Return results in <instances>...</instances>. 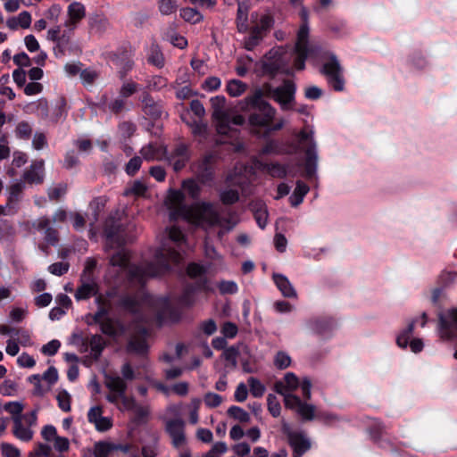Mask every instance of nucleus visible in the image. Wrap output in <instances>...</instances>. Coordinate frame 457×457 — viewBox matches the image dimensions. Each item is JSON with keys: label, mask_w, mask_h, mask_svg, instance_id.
<instances>
[{"label": "nucleus", "mask_w": 457, "mask_h": 457, "mask_svg": "<svg viewBox=\"0 0 457 457\" xmlns=\"http://www.w3.org/2000/svg\"><path fill=\"white\" fill-rule=\"evenodd\" d=\"M166 233L167 238L156 251L154 262L129 265V253L122 248L111 257V266L117 268V272H125L131 282L138 284L166 273L171 264L182 260L180 251L185 242L183 233L175 226L168 228Z\"/></svg>", "instance_id": "obj_1"}, {"label": "nucleus", "mask_w": 457, "mask_h": 457, "mask_svg": "<svg viewBox=\"0 0 457 457\" xmlns=\"http://www.w3.org/2000/svg\"><path fill=\"white\" fill-rule=\"evenodd\" d=\"M184 199V194L179 190L169 192L165 204L170 211L171 218H182L192 224L204 228L219 227L218 237L220 239L238 222L237 215L232 212L228 213L226 217H221L214 205L210 203L188 206L185 204Z\"/></svg>", "instance_id": "obj_2"}, {"label": "nucleus", "mask_w": 457, "mask_h": 457, "mask_svg": "<svg viewBox=\"0 0 457 457\" xmlns=\"http://www.w3.org/2000/svg\"><path fill=\"white\" fill-rule=\"evenodd\" d=\"M300 16L303 24L297 32V38L294 52H288L282 46L274 47L265 55L263 61V71L273 76L278 72L291 74L293 68L290 62L294 58V67L297 71L304 69L306 58L314 50L313 46L309 45V27H308V11L302 6Z\"/></svg>", "instance_id": "obj_3"}, {"label": "nucleus", "mask_w": 457, "mask_h": 457, "mask_svg": "<svg viewBox=\"0 0 457 457\" xmlns=\"http://www.w3.org/2000/svg\"><path fill=\"white\" fill-rule=\"evenodd\" d=\"M303 151L305 154L304 177L312 179L317 170L318 155L316 144L313 140V131L304 129L297 135L296 144L292 145L288 149L284 148L278 141L270 140L262 149V154H294Z\"/></svg>", "instance_id": "obj_4"}, {"label": "nucleus", "mask_w": 457, "mask_h": 457, "mask_svg": "<svg viewBox=\"0 0 457 457\" xmlns=\"http://www.w3.org/2000/svg\"><path fill=\"white\" fill-rule=\"evenodd\" d=\"M86 17V7L80 2L71 3L66 11V19L62 24L54 26L47 30L46 38L57 44L58 46L68 45L79 27Z\"/></svg>", "instance_id": "obj_5"}, {"label": "nucleus", "mask_w": 457, "mask_h": 457, "mask_svg": "<svg viewBox=\"0 0 457 457\" xmlns=\"http://www.w3.org/2000/svg\"><path fill=\"white\" fill-rule=\"evenodd\" d=\"M295 91L296 87L292 80H284L278 87L265 83L248 96V101L267 97L278 104L282 111H288L294 108Z\"/></svg>", "instance_id": "obj_6"}, {"label": "nucleus", "mask_w": 457, "mask_h": 457, "mask_svg": "<svg viewBox=\"0 0 457 457\" xmlns=\"http://www.w3.org/2000/svg\"><path fill=\"white\" fill-rule=\"evenodd\" d=\"M122 305L131 312L148 311L156 314L158 318L163 317L170 308V302L164 295H150L144 292L131 296L127 295L121 300Z\"/></svg>", "instance_id": "obj_7"}, {"label": "nucleus", "mask_w": 457, "mask_h": 457, "mask_svg": "<svg viewBox=\"0 0 457 457\" xmlns=\"http://www.w3.org/2000/svg\"><path fill=\"white\" fill-rule=\"evenodd\" d=\"M211 104L218 133L227 135L231 129V125L238 126L245 122V118L235 108L227 105L223 96L212 97Z\"/></svg>", "instance_id": "obj_8"}, {"label": "nucleus", "mask_w": 457, "mask_h": 457, "mask_svg": "<svg viewBox=\"0 0 457 457\" xmlns=\"http://www.w3.org/2000/svg\"><path fill=\"white\" fill-rule=\"evenodd\" d=\"M240 110L248 111L256 109L257 112L249 117V123L253 128H267L276 116L277 111L262 97L253 101H248V96L238 104Z\"/></svg>", "instance_id": "obj_9"}, {"label": "nucleus", "mask_w": 457, "mask_h": 457, "mask_svg": "<svg viewBox=\"0 0 457 457\" xmlns=\"http://www.w3.org/2000/svg\"><path fill=\"white\" fill-rule=\"evenodd\" d=\"M136 226L133 223H129L126 227L120 220L114 217H110L104 225V233L106 235L108 244L112 246L116 244L121 245L133 239L130 233L135 229Z\"/></svg>", "instance_id": "obj_10"}, {"label": "nucleus", "mask_w": 457, "mask_h": 457, "mask_svg": "<svg viewBox=\"0 0 457 457\" xmlns=\"http://www.w3.org/2000/svg\"><path fill=\"white\" fill-rule=\"evenodd\" d=\"M281 430L292 448V457H302L312 448V441L307 434L303 430H293L285 420L281 421Z\"/></svg>", "instance_id": "obj_11"}, {"label": "nucleus", "mask_w": 457, "mask_h": 457, "mask_svg": "<svg viewBox=\"0 0 457 457\" xmlns=\"http://www.w3.org/2000/svg\"><path fill=\"white\" fill-rule=\"evenodd\" d=\"M104 385L109 390L106 395V400L116 405H124L129 407L131 405V398L126 395L127 383L117 375L105 376Z\"/></svg>", "instance_id": "obj_12"}, {"label": "nucleus", "mask_w": 457, "mask_h": 457, "mask_svg": "<svg viewBox=\"0 0 457 457\" xmlns=\"http://www.w3.org/2000/svg\"><path fill=\"white\" fill-rule=\"evenodd\" d=\"M323 65L321 72L326 76L328 84L336 90L344 89L345 80L342 75V68L337 56L332 53H324L322 56Z\"/></svg>", "instance_id": "obj_13"}, {"label": "nucleus", "mask_w": 457, "mask_h": 457, "mask_svg": "<svg viewBox=\"0 0 457 457\" xmlns=\"http://www.w3.org/2000/svg\"><path fill=\"white\" fill-rule=\"evenodd\" d=\"M96 302L98 303V311L93 316L94 321L100 324L101 330L104 334L112 337L120 336L123 333L122 326L107 317L109 307L103 302L101 296L96 298Z\"/></svg>", "instance_id": "obj_14"}, {"label": "nucleus", "mask_w": 457, "mask_h": 457, "mask_svg": "<svg viewBox=\"0 0 457 457\" xmlns=\"http://www.w3.org/2000/svg\"><path fill=\"white\" fill-rule=\"evenodd\" d=\"M438 320L441 338L449 340L457 337V308L439 313Z\"/></svg>", "instance_id": "obj_15"}, {"label": "nucleus", "mask_w": 457, "mask_h": 457, "mask_svg": "<svg viewBox=\"0 0 457 457\" xmlns=\"http://www.w3.org/2000/svg\"><path fill=\"white\" fill-rule=\"evenodd\" d=\"M165 431L171 438L172 445L179 449L186 444L185 426L182 418L168 419L164 421Z\"/></svg>", "instance_id": "obj_16"}, {"label": "nucleus", "mask_w": 457, "mask_h": 457, "mask_svg": "<svg viewBox=\"0 0 457 457\" xmlns=\"http://www.w3.org/2000/svg\"><path fill=\"white\" fill-rule=\"evenodd\" d=\"M254 168L276 179H283L287 175H295L287 165L279 162H265L261 160H256L254 161Z\"/></svg>", "instance_id": "obj_17"}, {"label": "nucleus", "mask_w": 457, "mask_h": 457, "mask_svg": "<svg viewBox=\"0 0 457 457\" xmlns=\"http://www.w3.org/2000/svg\"><path fill=\"white\" fill-rule=\"evenodd\" d=\"M23 180L28 184H41L45 178V162L43 160L34 161L31 165L25 170L22 175Z\"/></svg>", "instance_id": "obj_18"}, {"label": "nucleus", "mask_w": 457, "mask_h": 457, "mask_svg": "<svg viewBox=\"0 0 457 457\" xmlns=\"http://www.w3.org/2000/svg\"><path fill=\"white\" fill-rule=\"evenodd\" d=\"M31 226L33 228L43 231L46 241L50 245H55L58 242V235L55 228L51 226V220L47 217H40L35 220Z\"/></svg>", "instance_id": "obj_19"}, {"label": "nucleus", "mask_w": 457, "mask_h": 457, "mask_svg": "<svg viewBox=\"0 0 457 457\" xmlns=\"http://www.w3.org/2000/svg\"><path fill=\"white\" fill-rule=\"evenodd\" d=\"M118 409L121 411H131L133 412L132 420L137 425L146 423L150 415L149 406L137 404L133 398H131V405L129 407L118 405Z\"/></svg>", "instance_id": "obj_20"}, {"label": "nucleus", "mask_w": 457, "mask_h": 457, "mask_svg": "<svg viewBox=\"0 0 457 457\" xmlns=\"http://www.w3.org/2000/svg\"><path fill=\"white\" fill-rule=\"evenodd\" d=\"M214 159L213 154H206L195 167V171L203 183L211 180L212 178V163Z\"/></svg>", "instance_id": "obj_21"}, {"label": "nucleus", "mask_w": 457, "mask_h": 457, "mask_svg": "<svg viewBox=\"0 0 457 457\" xmlns=\"http://www.w3.org/2000/svg\"><path fill=\"white\" fill-rule=\"evenodd\" d=\"M24 189L25 182L22 180H15L7 187V207H15L19 204Z\"/></svg>", "instance_id": "obj_22"}, {"label": "nucleus", "mask_w": 457, "mask_h": 457, "mask_svg": "<svg viewBox=\"0 0 457 457\" xmlns=\"http://www.w3.org/2000/svg\"><path fill=\"white\" fill-rule=\"evenodd\" d=\"M97 293V284L93 278L88 276L87 278H81V285L75 293V298L78 301L85 300Z\"/></svg>", "instance_id": "obj_23"}, {"label": "nucleus", "mask_w": 457, "mask_h": 457, "mask_svg": "<svg viewBox=\"0 0 457 457\" xmlns=\"http://www.w3.org/2000/svg\"><path fill=\"white\" fill-rule=\"evenodd\" d=\"M253 27L254 30H258L263 36L270 30L274 24V20L270 14L268 13H252L251 15Z\"/></svg>", "instance_id": "obj_24"}, {"label": "nucleus", "mask_w": 457, "mask_h": 457, "mask_svg": "<svg viewBox=\"0 0 457 457\" xmlns=\"http://www.w3.org/2000/svg\"><path fill=\"white\" fill-rule=\"evenodd\" d=\"M188 150L186 145L179 144L176 146L173 153L168 157L170 162L172 163L175 170H181L188 160Z\"/></svg>", "instance_id": "obj_25"}, {"label": "nucleus", "mask_w": 457, "mask_h": 457, "mask_svg": "<svg viewBox=\"0 0 457 457\" xmlns=\"http://www.w3.org/2000/svg\"><path fill=\"white\" fill-rule=\"evenodd\" d=\"M145 337V329L139 328L137 333L134 335L129 342V351L137 354H144L147 350Z\"/></svg>", "instance_id": "obj_26"}, {"label": "nucleus", "mask_w": 457, "mask_h": 457, "mask_svg": "<svg viewBox=\"0 0 457 457\" xmlns=\"http://www.w3.org/2000/svg\"><path fill=\"white\" fill-rule=\"evenodd\" d=\"M140 154L148 162L162 160L166 157V149L161 145L150 143L141 148Z\"/></svg>", "instance_id": "obj_27"}, {"label": "nucleus", "mask_w": 457, "mask_h": 457, "mask_svg": "<svg viewBox=\"0 0 457 457\" xmlns=\"http://www.w3.org/2000/svg\"><path fill=\"white\" fill-rule=\"evenodd\" d=\"M272 278L277 287L285 297H296V291L286 276L275 273L273 274Z\"/></svg>", "instance_id": "obj_28"}, {"label": "nucleus", "mask_w": 457, "mask_h": 457, "mask_svg": "<svg viewBox=\"0 0 457 457\" xmlns=\"http://www.w3.org/2000/svg\"><path fill=\"white\" fill-rule=\"evenodd\" d=\"M13 434L22 441H29L32 438V430L21 421V416L13 417Z\"/></svg>", "instance_id": "obj_29"}, {"label": "nucleus", "mask_w": 457, "mask_h": 457, "mask_svg": "<svg viewBox=\"0 0 457 457\" xmlns=\"http://www.w3.org/2000/svg\"><path fill=\"white\" fill-rule=\"evenodd\" d=\"M251 209L253 212L255 220L261 228L267 225L268 212L265 204L262 201H256L251 204Z\"/></svg>", "instance_id": "obj_30"}, {"label": "nucleus", "mask_w": 457, "mask_h": 457, "mask_svg": "<svg viewBox=\"0 0 457 457\" xmlns=\"http://www.w3.org/2000/svg\"><path fill=\"white\" fill-rule=\"evenodd\" d=\"M275 390L278 394L284 396L285 406L290 410L297 411L302 401L292 393L286 392L280 384H275Z\"/></svg>", "instance_id": "obj_31"}, {"label": "nucleus", "mask_w": 457, "mask_h": 457, "mask_svg": "<svg viewBox=\"0 0 457 457\" xmlns=\"http://www.w3.org/2000/svg\"><path fill=\"white\" fill-rule=\"evenodd\" d=\"M309 187L303 181L298 180L296 182L295 188L293 194L289 197V201L292 206L296 207L303 203L304 196L309 192Z\"/></svg>", "instance_id": "obj_32"}, {"label": "nucleus", "mask_w": 457, "mask_h": 457, "mask_svg": "<svg viewBox=\"0 0 457 457\" xmlns=\"http://www.w3.org/2000/svg\"><path fill=\"white\" fill-rule=\"evenodd\" d=\"M237 27L239 32H245L248 29V7L246 4L238 3Z\"/></svg>", "instance_id": "obj_33"}, {"label": "nucleus", "mask_w": 457, "mask_h": 457, "mask_svg": "<svg viewBox=\"0 0 457 457\" xmlns=\"http://www.w3.org/2000/svg\"><path fill=\"white\" fill-rule=\"evenodd\" d=\"M164 38L174 46H177L180 49H183L187 46V39L184 37L176 34L173 25H170L167 31L164 33Z\"/></svg>", "instance_id": "obj_34"}, {"label": "nucleus", "mask_w": 457, "mask_h": 457, "mask_svg": "<svg viewBox=\"0 0 457 457\" xmlns=\"http://www.w3.org/2000/svg\"><path fill=\"white\" fill-rule=\"evenodd\" d=\"M147 186L143 180H135L127 187L125 195L145 196Z\"/></svg>", "instance_id": "obj_35"}, {"label": "nucleus", "mask_w": 457, "mask_h": 457, "mask_svg": "<svg viewBox=\"0 0 457 457\" xmlns=\"http://www.w3.org/2000/svg\"><path fill=\"white\" fill-rule=\"evenodd\" d=\"M247 89V85L239 79H231L227 84V92L232 97L243 95Z\"/></svg>", "instance_id": "obj_36"}, {"label": "nucleus", "mask_w": 457, "mask_h": 457, "mask_svg": "<svg viewBox=\"0 0 457 457\" xmlns=\"http://www.w3.org/2000/svg\"><path fill=\"white\" fill-rule=\"evenodd\" d=\"M264 36L258 30L251 29V33L244 39V47L248 50H253L263 39Z\"/></svg>", "instance_id": "obj_37"}, {"label": "nucleus", "mask_w": 457, "mask_h": 457, "mask_svg": "<svg viewBox=\"0 0 457 457\" xmlns=\"http://www.w3.org/2000/svg\"><path fill=\"white\" fill-rule=\"evenodd\" d=\"M296 412L303 420H312L317 418L316 407L313 404L303 402L301 403Z\"/></svg>", "instance_id": "obj_38"}, {"label": "nucleus", "mask_w": 457, "mask_h": 457, "mask_svg": "<svg viewBox=\"0 0 457 457\" xmlns=\"http://www.w3.org/2000/svg\"><path fill=\"white\" fill-rule=\"evenodd\" d=\"M91 353L94 358H98L105 346V341L100 335H94L89 340Z\"/></svg>", "instance_id": "obj_39"}, {"label": "nucleus", "mask_w": 457, "mask_h": 457, "mask_svg": "<svg viewBox=\"0 0 457 457\" xmlns=\"http://www.w3.org/2000/svg\"><path fill=\"white\" fill-rule=\"evenodd\" d=\"M276 384L282 385L286 392L292 393L299 387L300 382L294 373L288 372L285 375L283 381H278Z\"/></svg>", "instance_id": "obj_40"}, {"label": "nucleus", "mask_w": 457, "mask_h": 457, "mask_svg": "<svg viewBox=\"0 0 457 457\" xmlns=\"http://www.w3.org/2000/svg\"><path fill=\"white\" fill-rule=\"evenodd\" d=\"M181 18L190 23H197L203 20V15L195 9L185 7L180 10Z\"/></svg>", "instance_id": "obj_41"}, {"label": "nucleus", "mask_w": 457, "mask_h": 457, "mask_svg": "<svg viewBox=\"0 0 457 457\" xmlns=\"http://www.w3.org/2000/svg\"><path fill=\"white\" fill-rule=\"evenodd\" d=\"M112 453H113L112 443L97 442L94 445L93 453L95 457H110Z\"/></svg>", "instance_id": "obj_42"}, {"label": "nucleus", "mask_w": 457, "mask_h": 457, "mask_svg": "<svg viewBox=\"0 0 457 457\" xmlns=\"http://www.w3.org/2000/svg\"><path fill=\"white\" fill-rule=\"evenodd\" d=\"M90 27L95 32L103 34L110 28V22L104 16H96L91 20Z\"/></svg>", "instance_id": "obj_43"}, {"label": "nucleus", "mask_w": 457, "mask_h": 457, "mask_svg": "<svg viewBox=\"0 0 457 457\" xmlns=\"http://www.w3.org/2000/svg\"><path fill=\"white\" fill-rule=\"evenodd\" d=\"M182 403H170L169 404L161 417V419L166 421L168 419L181 418Z\"/></svg>", "instance_id": "obj_44"}, {"label": "nucleus", "mask_w": 457, "mask_h": 457, "mask_svg": "<svg viewBox=\"0 0 457 457\" xmlns=\"http://www.w3.org/2000/svg\"><path fill=\"white\" fill-rule=\"evenodd\" d=\"M158 441L159 437L156 435H153L151 443L142 446V457H155L158 454Z\"/></svg>", "instance_id": "obj_45"}, {"label": "nucleus", "mask_w": 457, "mask_h": 457, "mask_svg": "<svg viewBox=\"0 0 457 457\" xmlns=\"http://www.w3.org/2000/svg\"><path fill=\"white\" fill-rule=\"evenodd\" d=\"M228 414L240 422L248 423L251 420L249 413L238 406L234 405L229 407L228 410Z\"/></svg>", "instance_id": "obj_46"}, {"label": "nucleus", "mask_w": 457, "mask_h": 457, "mask_svg": "<svg viewBox=\"0 0 457 457\" xmlns=\"http://www.w3.org/2000/svg\"><path fill=\"white\" fill-rule=\"evenodd\" d=\"M414 329V322H411L408 327L397 337L396 343L402 348H406L410 344L411 337Z\"/></svg>", "instance_id": "obj_47"}, {"label": "nucleus", "mask_w": 457, "mask_h": 457, "mask_svg": "<svg viewBox=\"0 0 457 457\" xmlns=\"http://www.w3.org/2000/svg\"><path fill=\"white\" fill-rule=\"evenodd\" d=\"M176 0H158V9L162 15H170L177 11Z\"/></svg>", "instance_id": "obj_48"}, {"label": "nucleus", "mask_w": 457, "mask_h": 457, "mask_svg": "<svg viewBox=\"0 0 457 457\" xmlns=\"http://www.w3.org/2000/svg\"><path fill=\"white\" fill-rule=\"evenodd\" d=\"M201 399L199 398H192L187 408L189 410V420L192 424H196L199 420V408L201 405Z\"/></svg>", "instance_id": "obj_49"}, {"label": "nucleus", "mask_w": 457, "mask_h": 457, "mask_svg": "<svg viewBox=\"0 0 457 457\" xmlns=\"http://www.w3.org/2000/svg\"><path fill=\"white\" fill-rule=\"evenodd\" d=\"M267 405L268 411L273 417L276 418L280 415L281 406L276 395L271 394L268 395Z\"/></svg>", "instance_id": "obj_50"}, {"label": "nucleus", "mask_w": 457, "mask_h": 457, "mask_svg": "<svg viewBox=\"0 0 457 457\" xmlns=\"http://www.w3.org/2000/svg\"><path fill=\"white\" fill-rule=\"evenodd\" d=\"M59 408L68 412L71 411V395L66 390H62L57 394L56 396Z\"/></svg>", "instance_id": "obj_51"}, {"label": "nucleus", "mask_w": 457, "mask_h": 457, "mask_svg": "<svg viewBox=\"0 0 457 457\" xmlns=\"http://www.w3.org/2000/svg\"><path fill=\"white\" fill-rule=\"evenodd\" d=\"M183 190L188 194L192 198L198 197L200 194V187L194 179L185 180L182 184Z\"/></svg>", "instance_id": "obj_52"}, {"label": "nucleus", "mask_w": 457, "mask_h": 457, "mask_svg": "<svg viewBox=\"0 0 457 457\" xmlns=\"http://www.w3.org/2000/svg\"><path fill=\"white\" fill-rule=\"evenodd\" d=\"M250 392L254 397H261L265 392L264 386L255 378L251 377L248 379Z\"/></svg>", "instance_id": "obj_53"}, {"label": "nucleus", "mask_w": 457, "mask_h": 457, "mask_svg": "<svg viewBox=\"0 0 457 457\" xmlns=\"http://www.w3.org/2000/svg\"><path fill=\"white\" fill-rule=\"evenodd\" d=\"M237 355H238V350L235 347H229L224 350L223 352V357L228 361L227 366L234 369L237 367Z\"/></svg>", "instance_id": "obj_54"}, {"label": "nucleus", "mask_w": 457, "mask_h": 457, "mask_svg": "<svg viewBox=\"0 0 457 457\" xmlns=\"http://www.w3.org/2000/svg\"><path fill=\"white\" fill-rule=\"evenodd\" d=\"M222 401L223 399L220 395L212 392L206 393L204 396V404L208 408L218 407L221 404Z\"/></svg>", "instance_id": "obj_55"}, {"label": "nucleus", "mask_w": 457, "mask_h": 457, "mask_svg": "<svg viewBox=\"0 0 457 457\" xmlns=\"http://www.w3.org/2000/svg\"><path fill=\"white\" fill-rule=\"evenodd\" d=\"M218 288L220 292L223 295L229 294L233 295L236 294L238 290V287L236 282L232 280H222L218 284Z\"/></svg>", "instance_id": "obj_56"}, {"label": "nucleus", "mask_w": 457, "mask_h": 457, "mask_svg": "<svg viewBox=\"0 0 457 457\" xmlns=\"http://www.w3.org/2000/svg\"><path fill=\"white\" fill-rule=\"evenodd\" d=\"M239 198L237 190L229 188L220 193V200L225 204H231L236 203Z\"/></svg>", "instance_id": "obj_57"}, {"label": "nucleus", "mask_w": 457, "mask_h": 457, "mask_svg": "<svg viewBox=\"0 0 457 457\" xmlns=\"http://www.w3.org/2000/svg\"><path fill=\"white\" fill-rule=\"evenodd\" d=\"M138 89V85L131 80L126 81L120 87V96L123 98L129 97Z\"/></svg>", "instance_id": "obj_58"}, {"label": "nucleus", "mask_w": 457, "mask_h": 457, "mask_svg": "<svg viewBox=\"0 0 457 457\" xmlns=\"http://www.w3.org/2000/svg\"><path fill=\"white\" fill-rule=\"evenodd\" d=\"M116 65L119 68V74L120 78H123L126 76V74L132 70L134 62L129 58H125L122 60H117Z\"/></svg>", "instance_id": "obj_59"}, {"label": "nucleus", "mask_w": 457, "mask_h": 457, "mask_svg": "<svg viewBox=\"0 0 457 457\" xmlns=\"http://www.w3.org/2000/svg\"><path fill=\"white\" fill-rule=\"evenodd\" d=\"M274 363L277 368L283 370L287 368L291 363V359L288 354L284 352H278L274 359Z\"/></svg>", "instance_id": "obj_60"}, {"label": "nucleus", "mask_w": 457, "mask_h": 457, "mask_svg": "<svg viewBox=\"0 0 457 457\" xmlns=\"http://www.w3.org/2000/svg\"><path fill=\"white\" fill-rule=\"evenodd\" d=\"M60 346V341L53 339L42 346L41 352L46 355L53 356L58 352Z\"/></svg>", "instance_id": "obj_61"}, {"label": "nucleus", "mask_w": 457, "mask_h": 457, "mask_svg": "<svg viewBox=\"0 0 457 457\" xmlns=\"http://www.w3.org/2000/svg\"><path fill=\"white\" fill-rule=\"evenodd\" d=\"M149 62L153 63L157 67H162L164 64L163 55L158 47H153L151 49V54L148 58Z\"/></svg>", "instance_id": "obj_62"}, {"label": "nucleus", "mask_w": 457, "mask_h": 457, "mask_svg": "<svg viewBox=\"0 0 457 457\" xmlns=\"http://www.w3.org/2000/svg\"><path fill=\"white\" fill-rule=\"evenodd\" d=\"M67 190L66 185L59 184L48 188V196L51 200H58L65 195Z\"/></svg>", "instance_id": "obj_63"}, {"label": "nucleus", "mask_w": 457, "mask_h": 457, "mask_svg": "<svg viewBox=\"0 0 457 457\" xmlns=\"http://www.w3.org/2000/svg\"><path fill=\"white\" fill-rule=\"evenodd\" d=\"M17 363L22 368H32L35 366L36 361L31 355L23 353L18 357Z\"/></svg>", "instance_id": "obj_64"}]
</instances>
